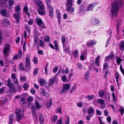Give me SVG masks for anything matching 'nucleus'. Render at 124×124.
<instances>
[{
    "mask_svg": "<svg viewBox=\"0 0 124 124\" xmlns=\"http://www.w3.org/2000/svg\"><path fill=\"white\" fill-rule=\"evenodd\" d=\"M122 3V0H116L112 3L111 8L110 10L111 16L113 17H116L118 14L120 7V6Z\"/></svg>",
    "mask_w": 124,
    "mask_h": 124,
    "instance_id": "f257e3e1",
    "label": "nucleus"
},
{
    "mask_svg": "<svg viewBox=\"0 0 124 124\" xmlns=\"http://www.w3.org/2000/svg\"><path fill=\"white\" fill-rule=\"evenodd\" d=\"M24 111L23 108H22L21 109H16V121H19L22 118H23L24 116H23Z\"/></svg>",
    "mask_w": 124,
    "mask_h": 124,
    "instance_id": "f03ea898",
    "label": "nucleus"
},
{
    "mask_svg": "<svg viewBox=\"0 0 124 124\" xmlns=\"http://www.w3.org/2000/svg\"><path fill=\"white\" fill-rule=\"evenodd\" d=\"M0 13L2 16L6 17H8L9 16V13L6 8H0Z\"/></svg>",
    "mask_w": 124,
    "mask_h": 124,
    "instance_id": "7ed1b4c3",
    "label": "nucleus"
},
{
    "mask_svg": "<svg viewBox=\"0 0 124 124\" xmlns=\"http://www.w3.org/2000/svg\"><path fill=\"white\" fill-rule=\"evenodd\" d=\"M14 86H8L9 88V90L8 91V95L9 96H12L13 95V93H15L17 91V90L15 88Z\"/></svg>",
    "mask_w": 124,
    "mask_h": 124,
    "instance_id": "20e7f679",
    "label": "nucleus"
},
{
    "mask_svg": "<svg viewBox=\"0 0 124 124\" xmlns=\"http://www.w3.org/2000/svg\"><path fill=\"white\" fill-rule=\"evenodd\" d=\"M30 56L28 54H26L25 58V66L29 69L30 67Z\"/></svg>",
    "mask_w": 124,
    "mask_h": 124,
    "instance_id": "39448f33",
    "label": "nucleus"
},
{
    "mask_svg": "<svg viewBox=\"0 0 124 124\" xmlns=\"http://www.w3.org/2000/svg\"><path fill=\"white\" fill-rule=\"evenodd\" d=\"M9 48L10 46L8 44L5 45L4 46L3 53L6 57H8V52Z\"/></svg>",
    "mask_w": 124,
    "mask_h": 124,
    "instance_id": "423d86ee",
    "label": "nucleus"
},
{
    "mask_svg": "<svg viewBox=\"0 0 124 124\" xmlns=\"http://www.w3.org/2000/svg\"><path fill=\"white\" fill-rule=\"evenodd\" d=\"M37 22L38 25L43 28H46V27L45 26L44 23L42 22V20L40 19H38L36 20Z\"/></svg>",
    "mask_w": 124,
    "mask_h": 124,
    "instance_id": "0eeeda50",
    "label": "nucleus"
},
{
    "mask_svg": "<svg viewBox=\"0 0 124 124\" xmlns=\"http://www.w3.org/2000/svg\"><path fill=\"white\" fill-rule=\"evenodd\" d=\"M70 86H64L63 89L61 93L62 94H64L67 92V90L69 89Z\"/></svg>",
    "mask_w": 124,
    "mask_h": 124,
    "instance_id": "6e6552de",
    "label": "nucleus"
},
{
    "mask_svg": "<svg viewBox=\"0 0 124 124\" xmlns=\"http://www.w3.org/2000/svg\"><path fill=\"white\" fill-rule=\"evenodd\" d=\"M97 4L94 3L90 4L87 7V10L88 11H91L92 10L94 7L96 6Z\"/></svg>",
    "mask_w": 124,
    "mask_h": 124,
    "instance_id": "1a4fd4ad",
    "label": "nucleus"
},
{
    "mask_svg": "<svg viewBox=\"0 0 124 124\" xmlns=\"http://www.w3.org/2000/svg\"><path fill=\"white\" fill-rule=\"evenodd\" d=\"M91 22L94 25H96L98 23L99 21L95 17L92 18L91 19Z\"/></svg>",
    "mask_w": 124,
    "mask_h": 124,
    "instance_id": "9d476101",
    "label": "nucleus"
},
{
    "mask_svg": "<svg viewBox=\"0 0 124 124\" xmlns=\"http://www.w3.org/2000/svg\"><path fill=\"white\" fill-rule=\"evenodd\" d=\"M39 120L40 124H44V117L42 114H40L39 115Z\"/></svg>",
    "mask_w": 124,
    "mask_h": 124,
    "instance_id": "9b49d317",
    "label": "nucleus"
},
{
    "mask_svg": "<svg viewBox=\"0 0 124 124\" xmlns=\"http://www.w3.org/2000/svg\"><path fill=\"white\" fill-rule=\"evenodd\" d=\"M41 91V93L43 96H45L46 97L48 98L49 97V95L48 93H46L45 91L43 89L41 88L40 89Z\"/></svg>",
    "mask_w": 124,
    "mask_h": 124,
    "instance_id": "f8f14e48",
    "label": "nucleus"
},
{
    "mask_svg": "<svg viewBox=\"0 0 124 124\" xmlns=\"http://www.w3.org/2000/svg\"><path fill=\"white\" fill-rule=\"evenodd\" d=\"M49 7V15L50 17L52 18L53 16V7L52 6H50Z\"/></svg>",
    "mask_w": 124,
    "mask_h": 124,
    "instance_id": "ddd939ff",
    "label": "nucleus"
},
{
    "mask_svg": "<svg viewBox=\"0 0 124 124\" xmlns=\"http://www.w3.org/2000/svg\"><path fill=\"white\" fill-rule=\"evenodd\" d=\"M56 75L54 76L53 78L50 79L49 80V85H52L53 84L54 81L56 80Z\"/></svg>",
    "mask_w": 124,
    "mask_h": 124,
    "instance_id": "4468645a",
    "label": "nucleus"
},
{
    "mask_svg": "<svg viewBox=\"0 0 124 124\" xmlns=\"http://www.w3.org/2000/svg\"><path fill=\"white\" fill-rule=\"evenodd\" d=\"M94 112V109L92 107H90L88 110L87 112L89 114H92L93 115Z\"/></svg>",
    "mask_w": 124,
    "mask_h": 124,
    "instance_id": "2eb2a0df",
    "label": "nucleus"
},
{
    "mask_svg": "<svg viewBox=\"0 0 124 124\" xmlns=\"http://www.w3.org/2000/svg\"><path fill=\"white\" fill-rule=\"evenodd\" d=\"M96 42L94 40L91 41L87 44V45L88 46V47H89L96 44Z\"/></svg>",
    "mask_w": 124,
    "mask_h": 124,
    "instance_id": "dca6fc26",
    "label": "nucleus"
},
{
    "mask_svg": "<svg viewBox=\"0 0 124 124\" xmlns=\"http://www.w3.org/2000/svg\"><path fill=\"white\" fill-rule=\"evenodd\" d=\"M20 14L16 13L14 14V17L16 20L17 22L16 23H19V15Z\"/></svg>",
    "mask_w": 124,
    "mask_h": 124,
    "instance_id": "f3484780",
    "label": "nucleus"
},
{
    "mask_svg": "<svg viewBox=\"0 0 124 124\" xmlns=\"http://www.w3.org/2000/svg\"><path fill=\"white\" fill-rule=\"evenodd\" d=\"M114 54L113 53L111 52L110 54H109V56H108L106 57V59L107 60H108L111 59H113L112 58L114 57Z\"/></svg>",
    "mask_w": 124,
    "mask_h": 124,
    "instance_id": "a211bd4d",
    "label": "nucleus"
},
{
    "mask_svg": "<svg viewBox=\"0 0 124 124\" xmlns=\"http://www.w3.org/2000/svg\"><path fill=\"white\" fill-rule=\"evenodd\" d=\"M16 13L20 14V8L19 6H16L15 8Z\"/></svg>",
    "mask_w": 124,
    "mask_h": 124,
    "instance_id": "6ab92c4d",
    "label": "nucleus"
},
{
    "mask_svg": "<svg viewBox=\"0 0 124 124\" xmlns=\"http://www.w3.org/2000/svg\"><path fill=\"white\" fill-rule=\"evenodd\" d=\"M35 103L36 107L38 109H39L42 107V105L40 104L39 102L37 100L35 101Z\"/></svg>",
    "mask_w": 124,
    "mask_h": 124,
    "instance_id": "aec40b11",
    "label": "nucleus"
},
{
    "mask_svg": "<svg viewBox=\"0 0 124 124\" xmlns=\"http://www.w3.org/2000/svg\"><path fill=\"white\" fill-rule=\"evenodd\" d=\"M53 43L55 46V49L56 51H58V45L57 44V41L56 40H54L53 42Z\"/></svg>",
    "mask_w": 124,
    "mask_h": 124,
    "instance_id": "412c9836",
    "label": "nucleus"
},
{
    "mask_svg": "<svg viewBox=\"0 0 124 124\" xmlns=\"http://www.w3.org/2000/svg\"><path fill=\"white\" fill-rule=\"evenodd\" d=\"M9 7L7 6V7L9 9H11L12 8L11 6L13 5L14 1L13 0H9L8 1Z\"/></svg>",
    "mask_w": 124,
    "mask_h": 124,
    "instance_id": "4be33fe9",
    "label": "nucleus"
},
{
    "mask_svg": "<svg viewBox=\"0 0 124 124\" xmlns=\"http://www.w3.org/2000/svg\"><path fill=\"white\" fill-rule=\"evenodd\" d=\"M46 81L45 79H42L39 81V84L41 85H45Z\"/></svg>",
    "mask_w": 124,
    "mask_h": 124,
    "instance_id": "5701e85b",
    "label": "nucleus"
},
{
    "mask_svg": "<svg viewBox=\"0 0 124 124\" xmlns=\"http://www.w3.org/2000/svg\"><path fill=\"white\" fill-rule=\"evenodd\" d=\"M52 105V101L51 99H50L48 102L46 106L47 108L49 109L50 108V107Z\"/></svg>",
    "mask_w": 124,
    "mask_h": 124,
    "instance_id": "b1692460",
    "label": "nucleus"
},
{
    "mask_svg": "<svg viewBox=\"0 0 124 124\" xmlns=\"http://www.w3.org/2000/svg\"><path fill=\"white\" fill-rule=\"evenodd\" d=\"M100 57V55H98V57L96 58L95 60V64L96 65L98 66L99 64V58Z\"/></svg>",
    "mask_w": 124,
    "mask_h": 124,
    "instance_id": "393cba45",
    "label": "nucleus"
},
{
    "mask_svg": "<svg viewBox=\"0 0 124 124\" xmlns=\"http://www.w3.org/2000/svg\"><path fill=\"white\" fill-rule=\"evenodd\" d=\"M94 97V96L93 95H91L90 96L88 95L86 96V98L88 100L90 101L93 99Z\"/></svg>",
    "mask_w": 124,
    "mask_h": 124,
    "instance_id": "a878e982",
    "label": "nucleus"
},
{
    "mask_svg": "<svg viewBox=\"0 0 124 124\" xmlns=\"http://www.w3.org/2000/svg\"><path fill=\"white\" fill-rule=\"evenodd\" d=\"M57 118V116H54L51 118V121L52 122L54 123L56 121Z\"/></svg>",
    "mask_w": 124,
    "mask_h": 124,
    "instance_id": "bb28decb",
    "label": "nucleus"
},
{
    "mask_svg": "<svg viewBox=\"0 0 124 124\" xmlns=\"http://www.w3.org/2000/svg\"><path fill=\"white\" fill-rule=\"evenodd\" d=\"M19 70L21 71H24V68L23 67V64L22 63H20L19 64Z\"/></svg>",
    "mask_w": 124,
    "mask_h": 124,
    "instance_id": "cd10ccee",
    "label": "nucleus"
},
{
    "mask_svg": "<svg viewBox=\"0 0 124 124\" xmlns=\"http://www.w3.org/2000/svg\"><path fill=\"white\" fill-rule=\"evenodd\" d=\"M38 12L39 14L41 15H44L46 13V11L44 10H39Z\"/></svg>",
    "mask_w": 124,
    "mask_h": 124,
    "instance_id": "c85d7f7f",
    "label": "nucleus"
},
{
    "mask_svg": "<svg viewBox=\"0 0 124 124\" xmlns=\"http://www.w3.org/2000/svg\"><path fill=\"white\" fill-rule=\"evenodd\" d=\"M97 102L98 103L100 104L101 105H103L104 103V100L101 99H98Z\"/></svg>",
    "mask_w": 124,
    "mask_h": 124,
    "instance_id": "c756f323",
    "label": "nucleus"
},
{
    "mask_svg": "<svg viewBox=\"0 0 124 124\" xmlns=\"http://www.w3.org/2000/svg\"><path fill=\"white\" fill-rule=\"evenodd\" d=\"M18 53L17 55L19 58H21L22 56V53L21 50L19 49L18 50Z\"/></svg>",
    "mask_w": 124,
    "mask_h": 124,
    "instance_id": "7c9ffc66",
    "label": "nucleus"
},
{
    "mask_svg": "<svg viewBox=\"0 0 124 124\" xmlns=\"http://www.w3.org/2000/svg\"><path fill=\"white\" fill-rule=\"evenodd\" d=\"M89 73L88 72H86L85 74V79L86 80H89Z\"/></svg>",
    "mask_w": 124,
    "mask_h": 124,
    "instance_id": "2f4dec72",
    "label": "nucleus"
},
{
    "mask_svg": "<svg viewBox=\"0 0 124 124\" xmlns=\"http://www.w3.org/2000/svg\"><path fill=\"white\" fill-rule=\"evenodd\" d=\"M119 111L120 113H121V115L122 116L124 112V109L122 107H121L120 109L119 110Z\"/></svg>",
    "mask_w": 124,
    "mask_h": 124,
    "instance_id": "473e14b6",
    "label": "nucleus"
},
{
    "mask_svg": "<svg viewBox=\"0 0 124 124\" xmlns=\"http://www.w3.org/2000/svg\"><path fill=\"white\" fill-rule=\"evenodd\" d=\"M120 49L121 50H123L124 49V42H122L120 46Z\"/></svg>",
    "mask_w": 124,
    "mask_h": 124,
    "instance_id": "72a5a7b5",
    "label": "nucleus"
},
{
    "mask_svg": "<svg viewBox=\"0 0 124 124\" xmlns=\"http://www.w3.org/2000/svg\"><path fill=\"white\" fill-rule=\"evenodd\" d=\"M45 8L44 6L43 5H42L39 6V10H44Z\"/></svg>",
    "mask_w": 124,
    "mask_h": 124,
    "instance_id": "f704fd0d",
    "label": "nucleus"
},
{
    "mask_svg": "<svg viewBox=\"0 0 124 124\" xmlns=\"http://www.w3.org/2000/svg\"><path fill=\"white\" fill-rule=\"evenodd\" d=\"M116 60L117 63L119 65L121 61V59L119 57H117L116 58Z\"/></svg>",
    "mask_w": 124,
    "mask_h": 124,
    "instance_id": "c9c22d12",
    "label": "nucleus"
},
{
    "mask_svg": "<svg viewBox=\"0 0 124 124\" xmlns=\"http://www.w3.org/2000/svg\"><path fill=\"white\" fill-rule=\"evenodd\" d=\"M39 45L40 46L42 47H44L45 45L43 41L41 40H39Z\"/></svg>",
    "mask_w": 124,
    "mask_h": 124,
    "instance_id": "e433bc0d",
    "label": "nucleus"
},
{
    "mask_svg": "<svg viewBox=\"0 0 124 124\" xmlns=\"http://www.w3.org/2000/svg\"><path fill=\"white\" fill-rule=\"evenodd\" d=\"M8 102V99L6 98H4L3 100L2 101V103L3 105L5 104H6Z\"/></svg>",
    "mask_w": 124,
    "mask_h": 124,
    "instance_id": "4c0bfd02",
    "label": "nucleus"
},
{
    "mask_svg": "<svg viewBox=\"0 0 124 124\" xmlns=\"http://www.w3.org/2000/svg\"><path fill=\"white\" fill-rule=\"evenodd\" d=\"M38 38L35 37L34 39V44L35 45H36L38 44Z\"/></svg>",
    "mask_w": 124,
    "mask_h": 124,
    "instance_id": "58836bf2",
    "label": "nucleus"
},
{
    "mask_svg": "<svg viewBox=\"0 0 124 124\" xmlns=\"http://www.w3.org/2000/svg\"><path fill=\"white\" fill-rule=\"evenodd\" d=\"M99 95L100 97H101L103 96L104 95V92L102 90H101L99 92Z\"/></svg>",
    "mask_w": 124,
    "mask_h": 124,
    "instance_id": "ea45409f",
    "label": "nucleus"
},
{
    "mask_svg": "<svg viewBox=\"0 0 124 124\" xmlns=\"http://www.w3.org/2000/svg\"><path fill=\"white\" fill-rule=\"evenodd\" d=\"M62 121L63 119L62 118L58 119L56 122V124H62Z\"/></svg>",
    "mask_w": 124,
    "mask_h": 124,
    "instance_id": "a19ab883",
    "label": "nucleus"
},
{
    "mask_svg": "<svg viewBox=\"0 0 124 124\" xmlns=\"http://www.w3.org/2000/svg\"><path fill=\"white\" fill-rule=\"evenodd\" d=\"M50 39L49 37L47 35H46L44 39V41H47L48 42H49V39Z\"/></svg>",
    "mask_w": 124,
    "mask_h": 124,
    "instance_id": "79ce46f5",
    "label": "nucleus"
},
{
    "mask_svg": "<svg viewBox=\"0 0 124 124\" xmlns=\"http://www.w3.org/2000/svg\"><path fill=\"white\" fill-rule=\"evenodd\" d=\"M14 117L15 115L14 114H10L9 116V119L14 120Z\"/></svg>",
    "mask_w": 124,
    "mask_h": 124,
    "instance_id": "37998d69",
    "label": "nucleus"
},
{
    "mask_svg": "<svg viewBox=\"0 0 124 124\" xmlns=\"http://www.w3.org/2000/svg\"><path fill=\"white\" fill-rule=\"evenodd\" d=\"M72 6V4H69L67 8V10L68 12L70 11V10Z\"/></svg>",
    "mask_w": 124,
    "mask_h": 124,
    "instance_id": "c03bdc74",
    "label": "nucleus"
},
{
    "mask_svg": "<svg viewBox=\"0 0 124 124\" xmlns=\"http://www.w3.org/2000/svg\"><path fill=\"white\" fill-rule=\"evenodd\" d=\"M3 22L5 24H9L10 23V22L9 20L6 19H4L3 20Z\"/></svg>",
    "mask_w": 124,
    "mask_h": 124,
    "instance_id": "a18cd8bd",
    "label": "nucleus"
},
{
    "mask_svg": "<svg viewBox=\"0 0 124 124\" xmlns=\"http://www.w3.org/2000/svg\"><path fill=\"white\" fill-rule=\"evenodd\" d=\"M20 103L21 104H23L24 103L25 101L24 98L23 97L21 99Z\"/></svg>",
    "mask_w": 124,
    "mask_h": 124,
    "instance_id": "49530a36",
    "label": "nucleus"
},
{
    "mask_svg": "<svg viewBox=\"0 0 124 124\" xmlns=\"http://www.w3.org/2000/svg\"><path fill=\"white\" fill-rule=\"evenodd\" d=\"M74 56L75 58H77L78 56V50H76L74 52Z\"/></svg>",
    "mask_w": 124,
    "mask_h": 124,
    "instance_id": "de8ad7c7",
    "label": "nucleus"
},
{
    "mask_svg": "<svg viewBox=\"0 0 124 124\" xmlns=\"http://www.w3.org/2000/svg\"><path fill=\"white\" fill-rule=\"evenodd\" d=\"M38 70L39 69L38 68H36L34 69L33 73L34 75H35L38 74Z\"/></svg>",
    "mask_w": 124,
    "mask_h": 124,
    "instance_id": "09e8293b",
    "label": "nucleus"
},
{
    "mask_svg": "<svg viewBox=\"0 0 124 124\" xmlns=\"http://www.w3.org/2000/svg\"><path fill=\"white\" fill-rule=\"evenodd\" d=\"M66 40V39L65 37L63 36H62V43L63 45L64 44Z\"/></svg>",
    "mask_w": 124,
    "mask_h": 124,
    "instance_id": "8fccbe9b",
    "label": "nucleus"
},
{
    "mask_svg": "<svg viewBox=\"0 0 124 124\" xmlns=\"http://www.w3.org/2000/svg\"><path fill=\"white\" fill-rule=\"evenodd\" d=\"M7 83L8 85H12L13 83L11 82V79L10 78H9L7 81Z\"/></svg>",
    "mask_w": 124,
    "mask_h": 124,
    "instance_id": "3c124183",
    "label": "nucleus"
},
{
    "mask_svg": "<svg viewBox=\"0 0 124 124\" xmlns=\"http://www.w3.org/2000/svg\"><path fill=\"white\" fill-rule=\"evenodd\" d=\"M46 2L48 7H49L50 6H51L50 5L51 1L49 0H46Z\"/></svg>",
    "mask_w": 124,
    "mask_h": 124,
    "instance_id": "603ef678",
    "label": "nucleus"
},
{
    "mask_svg": "<svg viewBox=\"0 0 124 124\" xmlns=\"http://www.w3.org/2000/svg\"><path fill=\"white\" fill-rule=\"evenodd\" d=\"M68 2L67 3L66 5L67 6L68 4H72L73 0H67Z\"/></svg>",
    "mask_w": 124,
    "mask_h": 124,
    "instance_id": "864d4df0",
    "label": "nucleus"
},
{
    "mask_svg": "<svg viewBox=\"0 0 124 124\" xmlns=\"http://www.w3.org/2000/svg\"><path fill=\"white\" fill-rule=\"evenodd\" d=\"M104 115L106 116H108V111L107 109H105L104 111Z\"/></svg>",
    "mask_w": 124,
    "mask_h": 124,
    "instance_id": "5fc2aeb1",
    "label": "nucleus"
},
{
    "mask_svg": "<svg viewBox=\"0 0 124 124\" xmlns=\"http://www.w3.org/2000/svg\"><path fill=\"white\" fill-rule=\"evenodd\" d=\"M32 114L34 115V116L36 117V118L37 119V120H38V117L37 116V115L36 114V111H32Z\"/></svg>",
    "mask_w": 124,
    "mask_h": 124,
    "instance_id": "6e6d98bb",
    "label": "nucleus"
},
{
    "mask_svg": "<svg viewBox=\"0 0 124 124\" xmlns=\"http://www.w3.org/2000/svg\"><path fill=\"white\" fill-rule=\"evenodd\" d=\"M8 0H0V2L2 4L6 3Z\"/></svg>",
    "mask_w": 124,
    "mask_h": 124,
    "instance_id": "4d7b16f0",
    "label": "nucleus"
},
{
    "mask_svg": "<svg viewBox=\"0 0 124 124\" xmlns=\"http://www.w3.org/2000/svg\"><path fill=\"white\" fill-rule=\"evenodd\" d=\"M120 69L121 72L124 76V70L123 68L122 67L121 65L120 66Z\"/></svg>",
    "mask_w": 124,
    "mask_h": 124,
    "instance_id": "13d9d810",
    "label": "nucleus"
},
{
    "mask_svg": "<svg viewBox=\"0 0 124 124\" xmlns=\"http://www.w3.org/2000/svg\"><path fill=\"white\" fill-rule=\"evenodd\" d=\"M112 96L113 97V101L114 102H115L116 101L115 94L114 93H112Z\"/></svg>",
    "mask_w": 124,
    "mask_h": 124,
    "instance_id": "bf43d9fd",
    "label": "nucleus"
},
{
    "mask_svg": "<svg viewBox=\"0 0 124 124\" xmlns=\"http://www.w3.org/2000/svg\"><path fill=\"white\" fill-rule=\"evenodd\" d=\"M35 2L38 5H39L41 3V2L40 0H35Z\"/></svg>",
    "mask_w": 124,
    "mask_h": 124,
    "instance_id": "052dcab7",
    "label": "nucleus"
},
{
    "mask_svg": "<svg viewBox=\"0 0 124 124\" xmlns=\"http://www.w3.org/2000/svg\"><path fill=\"white\" fill-rule=\"evenodd\" d=\"M78 68L80 69H81L82 68V64L80 63H78Z\"/></svg>",
    "mask_w": 124,
    "mask_h": 124,
    "instance_id": "680f3d73",
    "label": "nucleus"
},
{
    "mask_svg": "<svg viewBox=\"0 0 124 124\" xmlns=\"http://www.w3.org/2000/svg\"><path fill=\"white\" fill-rule=\"evenodd\" d=\"M20 79L21 81H25L26 80V78L25 77L21 76Z\"/></svg>",
    "mask_w": 124,
    "mask_h": 124,
    "instance_id": "e2e57ef3",
    "label": "nucleus"
},
{
    "mask_svg": "<svg viewBox=\"0 0 124 124\" xmlns=\"http://www.w3.org/2000/svg\"><path fill=\"white\" fill-rule=\"evenodd\" d=\"M66 77L65 76H63L62 77V81H65L66 79Z\"/></svg>",
    "mask_w": 124,
    "mask_h": 124,
    "instance_id": "0e129e2a",
    "label": "nucleus"
},
{
    "mask_svg": "<svg viewBox=\"0 0 124 124\" xmlns=\"http://www.w3.org/2000/svg\"><path fill=\"white\" fill-rule=\"evenodd\" d=\"M23 10L25 12H28V8L27 6H25L24 7Z\"/></svg>",
    "mask_w": 124,
    "mask_h": 124,
    "instance_id": "69168bd1",
    "label": "nucleus"
},
{
    "mask_svg": "<svg viewBox=\"0 0 124 124\" xmlns=\"http://www.w3.org/2000/svg\"><path fill=\"white\" fill-rule=\"evenodd\" d=\"M31 93L33 94H34L35 93V90L33 88H31L30 90Z\"/></svg>",
    "mask_w": 124,
    "mask_h": 124,
    "instance_id": "338daca9",
    "label": "nucleus"
},
{
    "mask_svg": "<svg viewBox=\"0 0 124 124\" xmlns=\"http://www.w3.org/2000/svg\"><path fill=\"white\" fill-rule=\"evenodd\" d=\"M58 67L57 66H56L53 69V70L54 72H56L57 70Z\"/></svg>",
    "mask_w": 124,
    "mask_h": 124,
    "instance_id": "774afa93",
    "label": "nucleus"
}]
</instances>
